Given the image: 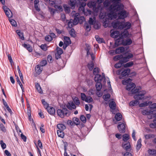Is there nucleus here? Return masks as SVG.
Masks as SVG:
<instances>
[{
	"instance_id": "f257e3e1",
	"label": "nucleus",
	"mask_w": 156,
	"mask_h": 156,
	"mask_svg": "<svg viewBox=\"0 0 156 156\" xmlns=\"http://www.w3.org/2000/svg\"><path fill=\"white\" fill-rule=\"evenodd\" d=\"M123 8L124 6L122 4L118 3H112L109 8L110 12L108 14V17L111 20L116 19L117 16L114 14V12H117Z\"/></svg>"
},
{
	"instance_id": "f03ea898",
	"label": "nucleus",
	"mask_w": 156,
	"mask_h": 156,
	"mask_svg": "<svg viewBox=\"0 0 156 156\" xmlns=\"http://www.w3.org/2000/svg\"><path fill=\"white\" fill-rule=\"evenodd\" d=\"M58 115L61 118H63L65 116H69L70 114L69 111L65 107L62 109H58L57 110Z\"/></svg>"
},
{
	"instance_id": "7ed1b4c3",
	"label": "nucleus",
	"mask_w": 156,
	"mask_h": 156,
	"mask_svg": "<svg viewBox=\"0 0 156 156\" xmlns=\"http://www.w3.org/2000/svg\"><path fill=\"white\" fill-rule=\"evenodd\" d=\"M122 22H121L117 20H114L112 23V25L113 28L118 29H122Z\"/></svg>"
},
{
	"instance_id": "20e7f679",
	"label": "nucleus",
	"mask_w": 156,
	"mask_h": 156,
	"mask_svg": "<svg viewBox=\"0 0 156 156\" xmlns=\"http://www.w3.org/2000/svg\"><path fill=\"white\" fill-rule=\"evenodd\" d=\"M123 9L118 11L119 12L118 14L119 19L123 20L127 16V12L125 10H123Z\"/></svg>"
},
{
	"instance_id": "39448f33",
	"label": "nucleus",
	"mask_w": 156,
	"mask_h": 156,
	"mask_svg": "<svg viewBox=\"0 0 156 156\" xmlns=\"http://www.w3.org/2000/svg\"><path fill=\"white\" fill-rule=\"evenodd\" d=\"M146 92L145 90H142L141 92H140L138 94H136L134 96V98L136 100H140L143 99L144 97V95L146 94Z\"/></svg>"
},
{
	"instance_id": "423d86ee",
	"label": "nucleus",
	"mask_w": 156,
	"mask_h": 156,
	"mask_svg": "<svg viewBox=\"0 0 156 156\" xmlns=\"http://www.w3.org/2000/svg\"><path fill=\"white\" fill-rule=\"evenodd\" d=\"M126 124L124 123L119 122L118 125V128L119 131L121 133H124L125 132Z\"/></svg>"
},
{
	"instance_id": "0eeeda50",
	"label": "nucleus",
	"mask_w": 156,
	"mask_h": 156,
	"mask_svg": "<svg viewBox=\"0 0 156 156\" xmlns=\"http://www.w3.org/2000/svg\"><path fill=\"white\" fill-rule=\"evenodd\" d=\"M78 20V19L76 17H74V20L72 19H70L68 22V27L70 28H71L73 26L76 25L77 24V21Z\"/></svg>"
},
{
	"instance_id": "6e6552de",
	"label": "nucleus",
	"mask_w": 156,
	"mask_h": 156,
	"mask_svg": "<svg viewBox=\"0 0 156 156\" xmlns=\"http://www.w3.org/2000/svg\"><path fill=\"white\" fill-rule=\"evenodd\" d=\"M76 17L78 19L77 21V24L79 22L80 24H82L83 22L85 20L84 17L83 16H80V14L78 13H76L74 15V17Z\"/></svg>"
},
{
	"instance_id": "1a4fd4ad",
	"label": "nucleus",
	"mask_w": 156,
	"mask_h": 156,
	"mask_svg": "<svg viewBox=\"0 0 156 156\" xmlns=\"http://www.w3.org/2000/svg\"><path fill=\"white\" fill-rule=\"evenodd\" d=\"M111 36L113 38H117L119 35V32L118 31L112 30H110Z\"/></svg>"
},
{
	"instance_id": "9d476101",
	"label": "nucleus",
	"mask_w": 156,
	"mask_h": 156,
	"mask_svg": "<svg viewBox=\"0 0 156 156\" xmlns=\"http://www.w3.org/2000/svg\"><path fill=\"white\" fill-rule=\"evenodd\" d=\"M132 34H129L128 31L127 30H124L121 34L120 36L122 38H125L129 36V37H130Z\"/></svg>"
},
{
	"instance_id": "9b49d317",
	"label": "nucleus",
	"mask_w": 156,
	"mask_h": 156,
	"mask_svg": "<svg viewBox=\"0 0 156 156\" xmlns=\"http://www.w3.org/2000/svg\"><path fill=\"white\" fill-rule=\"evenodd\" d=\"M131 27V24L129 22H122V29L125 28V30H128Z\"/></svg>"
},
{
	"instance_id": "f8f14e48",
	"label": "nucleus",
	"mask_w": 156,
	"mask_h": 156,
	"mask_svg": "<svg viewBox=\"0 0 156 156\" xmlns=\"http://www.w3.org/2000/svg\"><path fill=\"white\" fill-rule=\"evenodd\" d=\"M66 107L69 110H72L73 109H75L76 106L73 102L70 101L67 104Z\"/></svg>"
},
{
	"instance_id": "ddd939ff",
	"label": "nucleus",
	"mask_w": 156,
	"mask_h": 156,
	"mask_svg": "<svg viewBox=\"0 0 156 156\" xmlns=\"http://www.w3.org/2000/svg\"><path fill=\"white\" fill-rule=\"evenodd\" d=\"M123 40L122 38H118L116 39L115 42V47H117L119 45H123Z\"/></svg>"
},
{
	"instance_id": "4468645a",
	"label": "nucleus",
	"mask_w": 156,
	"mask_h": 156,
	"mask_svg": "<svg viewBox=\"0 0 156 156\" xmlns=\"http://www.w3.org/2000/svg\"><path fill=\"white\" fill-rule=\"evenodd\" d=\"M47 109L48 112L50 115H53L55 114V110L53 107L48 106L47 108Z\"/></svg>"
},
{
	"instance_id": "2eb2a0df",
	"label": "nucleus",
	"mask_w": 156,
	"mask_h": 156,
	"mask_svg": "<svg viewBox=\"0 0 156 156\" xmlns=\"http://www.w3.org/2000/svg\"><path fill=\"white\" fill-rule=\"evenodd\" d=\"M135 88V85L134 83H133L127 84L126 86V89L128 91H130L131 90H132V89Z\"/></svg>"
},
{
	"instance_id": "dca6fc26",
	"label": "nucleus",
	"mask_w": 156,
	"mask_h": 156,
	"mask_svg": "<svg viewBox=\"0 0 156 156\" xmlns=\"http://www.w3.org/2000/svg\"><path fill=\"white\" fill-rule=\"evenodd\" d=\"M130 71V69L129 68H126L124 69L122 72V76H128L129 74Z\"/></svg>"
},
{
	"instance_id": "f3484780",
	"label": "nucleus",
	"mask_w": 156,
	"mask_h": 156,
	"mask_svg": "<svg viewBox=\"0 0 156 156\" xmlns=\"http://www.w3.org/2000/svg\"><path fill=\"white\" fill-rule=\"evenodd\" d=\"M76 3V0H70L68 4L71 7V9H73L75 7Z\"/></svg>"
},
{
	"instance_id": "a211bd4d",
	"label": "nucleus",
	"mask_w": 156,
	"mask_h": 156,
	"mask_svg": "<svg viewBox=\"0 0 156 156\" xmlns=\"http://www.w3.org/2000/svg\"><path fill=\"white\" fill-rule=\"evenodd\" d=\"M43 69V67L39 65H37L35 67V71L37 73L38 75L40 74L42 72Z\"/></svg>"
},
{
	"instance_id": "6ab92c4d",
	"label": "nucleus",
	"mask_w": 156,
	"mask_h": 156,
	"mask_svg": "<svg viewBox=\"0 0 156 156\" xmlns=\"http://www.w3.org/2000/svg\"><path fill=\"white\" fill-rule=\"evenodd\" d=\"M125 48L123 47H120L117 48L115 50V53L116 54H119L125 51Z\"/></svg>"
},
{
	"instance_id": "aec40b11",
	"label": "nucleus",
	"mask_w": 156,
	"mask_h": 156,
	"mask_svg": "<svg viewBox=\"0 0 156 156\" xmlns=\"http://www.w3.org/2000/svg\"><path fill=\"white\" fill-rule=\"evenodd\" d=\"M132 42L131 39L129 38L124 40L123 41V45L125 46L130 45L132 43Z\"/></svg>"
},
{
	"instance_id": "412c9836",
	"label": "nucleus",
	"mask_w": 156,
	"mask_h": 156,
	"mask_svg": "<svg viewBox=\"0 0 156 156\" xmlns=\"http://www.w3.org/2000/svg\"><path fill=\"white\" fill-rule=\"evenodd\" d=\"M123 147L125 148L127 151H129L130 148V145L129 142L126 143H123L122 144Z\"/></svg>"
},
{
	"instance_id": "4be33fe9",
	"label": "nucleus",
	"mask_w": 156,
	"mask_h": 156,
	"mask_svg": "<svg viewBox=\"0 0 156 156\" xmlns=\"http://www.w3.org/2000/svg\"><path fill=\"white\" fill-rule=\"evenodd\" d=\"M102 79V77H101V75L99 74L96 75L94 78V80L96 82H101Z\"/></svg>"
},
{
	"instance_id": "5701e85b",
	"label": "nucleus",
	"mask_w": 156,
	"mask_h": 156,
	"mask_svg": "<svg viewBox=\"0 0 156 156\" xmlns=\"http://www.w3.org/2000/svg\"><path fill=\"white\" fill-rule=\"evenodd\" d=\"M154 116L155 119L153 120L154 123H151L150 124V127L151 128H154L156 127V113L154 114Z\"/></svg>"
},
{
	"instance_id": "b1692460",
	"label": "nucleus",
	"mask_w": 156,
	"mask_h": 156,
	"mask_svg": "<svg viewBox=\"0 0 156 156\" xmlns=\"http://www.w3.org/2000/svg\"><path fill=\"white\" fill-rule=\"evenodd\" d=\"M141 89V88L140 87H137L136 88H133V89H132V94H137L140 92V90Z\"/></svg>"
},
{
	"instance_id": "393cba45",
	"label": "nucleus",
	"mask_w": 156,
	"mask_h": 156,
	"mask_svg": "<svg viewBox=\"0 0 156 156\" xmlns=\"http://www.w3.org/2000/svg\"><path fill=\"white\" fill-rule=\"evenodd\" d=\"M22 46L25 48L27 49L29 51L31 52L32 51V48L31 46L29 44H27L24 43L23 44Z\"/></svg>"
},
{
	"instance_id": "a878e982",
	"label": "nucleus",
	"mask_w": 156,
	"mask_h": 156,
	"mask_svg": "<svg viewBox=\"0 0 156 156\" xmlns=\"http://www.w3.org/2000/svg\"><path fill=\"white\" fill-rule=\"evenodd\" d=\"M141 142V138L139 139L137 141V145L136 146V149L138 151L140 149L142 146Z\"/></svg>"
},
{
	"instance_id": "bb28decb",
	"label": "nucleus",
	"mask_w": 156,
	"mask_h": 156,
	"mask_svg": "<svg viewBox=\"0 0 156 156\" xmlns=\"http://www.w3.org/2000/svg\"><path fill=\"white\" fill-rule=\"evenodd\" d=\"M95 86L97 90L98 91H100L102 87V84L101 82H97Z\"/></svg>"
},
{
	"instance_id": "cd10ccee",
	"label": "nucleus",
	"mask_w": 156,
	"mask_h": 156,
	"mask_svg": "<svg viewBox=\"0 0 156 156\" xmlns=\"http://www.w3.org/2000/svg\"><path fill=\"white\" fill-rule=\"evenodd\" d=\"M8 10H5V14L6 16L9 18H11L12 17V14L10 9H8Z\"/></svg>"
},
{
	"instance_id": "c85d7f7f",
	"label": "nucleus",
	"mask_w": 156,
	"mask_h": 156,
	"mask_svg": "<svg viewBox=\"0 0 156 156\" xmlns=\"http://www.w3.org/2000/svg\"><path fill=\"white\" fill-rule=\"evenodd\" d=\"M151 103L152 102L151 101H147L140 104L139 105V106L140 107L146 106Z\"/></svg>"
},
{
	"instance_id": "c756f323",
	"label": "nucleus",
	"mask_w": 156,
	"mask_h": 156,
	"mask_svg": "<svg viewBox=\"0 0 156 156\" xmlns=\"http://www.w3.org/2000/svg\"><path fill=\"white\" fill-rule=\"evenodd\" d=\"M57 127L59 129L58 130L63 131L64 130L66 127L65 126L62 124H59L57 125Z\"/></svg>"
},
{
	"instance_id": "7c9ffc66",
	"label": "nucleus",
	"mask_w": 156,
	"mask_h": 156,
	"mask_svg": "<svg viewBox=\"0 0 156 156\" xmlns=\"http://www.w3.org/2000/svg\"><path fill=\"white\" fill-rule=\"evenodd\" d=\"M64 44H68L69 45L71 43V41L70 38L67 36H65L64 37Z\"/></svg>"
},
{
	"instance_id": "2f4dec72",
	"label": "nucleus",
	"mask_w": 156,
	"mask_h": 156,
	"mask_svg": "<svg viewBox=\"0 0 156 156\" xmlns=\"http://www.w3.org/2000/svg\"><path fill=\"white\" fill-rule=\"evenodd\" d=\"M95 38L96 41L99 43L104 42V41L102 38H100L98 35H96Z\"/></svg>"
},
{
	"instance_id": "473e14b6",
	"label": "nucleus",
	"mask_w": 156,
	"mask_h": 156,
	"mask_svg": "<svg viewBox=\"0 0 156 156\" xmlns=\"http://www.w3.org/2000/svg\"><path fill=\"white\" fill-rule=\"evenodd\" d=\"M115 118L117 121L120 120L122 118V115L119 113H117L115 115Z\"/></svg>"
},
{
	"instance_id": "72a5a7b5",
	"label": "nucleus",
	"mask_w": 156,
	"mask_h": 156,
	"mask_svg": "<svg viewBox=\"0 0 156 156\" xmlns=\"http://www.w3.org/2000/svg\"><path fill=\"white\" fill-rule=\"evenodd\" d=\"M148 152L150 155L154 156L156 155V150L155 149H149L148 150Z\"/></svg>"
},
{
	"instance_id": "f704fd0d",
	"label": "nucleus",
	"mask_w": 156,
	"mask_h": 156,
	"mask_svg": "<svg viewBox=\"0 0 156 156\" xmlns=\"http://www.w3.org/2000/svg\"><path fill=\"white\" fill-rule=\"evenodd\" d=\"M91 24L89 23H86L84 25V27L85 29L87 31H89L91 29Z\"/></svg>"
},
{
	"instance_id": "c9c22d12",
	"label": "nucleus",
	"mask_w": 156,
	"mask_h": 156,
	"mask_svg": "<svg viewBox=\"0 0 156 156\" xmlns=\"http://www.w3.org/2000/svg\"><path fill=\"white\" fill-rule=\"evenodd\" d=\"M16 33L22 40H24V37L23 36V33L21 32L19 30H17L16 31Z\"/></svg>"
},
{
	"instance_id": "e433bc0d",
	"label": "nucleus",
	"mask_w": 156,
	"mask_h": 156,
	"mask_svg": "<svg viewBox=\"0 0 156 156\" xmlns=\"http://www.w3.org/2000/svg\"><path fill=\"white\" fill-rule=\"evenodd\" d=\"M63 7L64 8L65 11L66 13H69L70 12V8L67 5L64 4Z\"/></svg>"
},
{
	"instance_id": "4c0bfd02",
	"label": "nucleus",
	"mask_w": 156,
	"mask_h": 156,
	"mask_svg": "<svg viewBox=\"0 0 156 156\" xmlns=\"http://www.w3.org/2000/svg\"><path fill=\"white\" fill-rule=\"evenodd\" d=\"M35 87L36 90L39 93L41 94L42 93V90L41 89L40 85L38 83H37L36 84Z\"/></svg>"
},
{
	"instance_id": "58836bf2",
	"label": "nucleus",
	"mask_w": 156,
	"mask_h": 156,
	"mask_svg": "<svg viewBox=\"0 0 156 156\" xmlns=\"http://www.w3.org/2000/svg\"><path fill=\"white\" fill-rule=\"evenodd\" d=\"M139 104V102L138 100H136L133 101H132L130 102V105L131 106H134L138 105Z\"/></svg>"
},
{
	"instance_id": "ea45409f",
	"label": "nucleus",
	"mask_w": 156,
	"mask_h": 156,
	"mask_svg": "<svg viewBox=\"0 0 156 156\" xmlns=\"http://www.w3.org/2000/svg\"><path fill=\"white\" fill-rule=\"evenodd\" d=\"M109 106L112 109H115L116 106V105L115 102L113 101H112L110 102L109 104Z\"/></svg>"
},
{
	"instance_id": "a19ab883",
	"label": "nucleus",
	"mask_w": 156,
	"mask_h": 156,
	"mask_svg": "<svg viewBox=\"0 0 156 156\" xmlns=\"http://www.w3.org/2000/svg\"><path fill=\"white\" fill-rule=\"evenodd\" d=\"M57 133L59 137L63 138L64 136V134L62 130H57Z\"/></svg>"
},
{
	"instance_id": "79ce46f5",
	"label": "nucleus",
	"mask_w": 156,
	"mask_h": 156,
	"mask_svg": "<svg viewBox=\"0 0 156 156\" xmlns=\"http://www.w3.org/2000/svg\"><path fill=\"white\" fill-rule=\"evenodd\" d=\"M122 138L123 140L125 142L129 139V136L127 134H124L122 135Z\"/></svg>"
},
{
	"instance_id": "37998d69",
	"label": "nucleus",
	"mask_w": 156,
	"mask_h": 156,
	"mask_svg": "<svg viewBox=\"0 0 156 156\" xmlns=\"http://www.w3.org/2000/svg\"><path fill=\"white\" fill-rule=\"evenodd\" d=\"M111 96L110 94H107L104 95L103 96V99L105 101H107L110 98Z\"/></svg>"
},
{
	"instance_id": "c03bdc74",
	"label": "nucleus",
	"mask_w": 156,
	"mask_h": 156,
	"mask_svg": "<svg viewBox=\"0 0 156 156\" xmlns=\"http://www.w3.org/2000/svg\"><path fill=\"white\" fill-rule=\"evenodd\" d=\"M129 60L127 58L126 56L123 57L120 60V62H121L123 64L124 63H126L128 62Z\"/></svg>"
},
{
	"instance_id": "a18cd8bd",
	"label": "nucleus",
	"mask_w": 156,
	"mask_h": 156,
	"mask_svg": "<svg viewBox=\"0 0 156 156\" xmlns=\"http://www.w3.org/2000/svg\"><path fill=\"white\" fill-rule=\"evenodd\" d=\"M93 100L92 97L88 96L87 97L85 101L88 103H90L92 102Z\"/></svg>"
},
{
	"instance_id": "49530a36",
	"label": "nucleus",
	"mask_w": 156,
	"mask_h": 156,
	"mask_svg": "<svg viewBox=\"0 0 156 156\" xmlns=\"http://www.w3.org/2000/svg\"><path fill=\"white\" fill-rule=\"evenodd\" d=\"M73 101L75 104L77 105H79L80 104V102L78 98L75 97L73 99Z\"/></svg>"
},
{
	"instance_id": "de8ad7c7",
	"label": "nucleus",
	"mask_w": 156,
	"mask_h": 156,
	"mask_svg": "<svg viewBox=\"0 0 156 156\" xmlns=\"http://www.w3.org/2000/svg\"><path fill=\"white\" fill-rule=\"evenodd\" d=\"M91 13V11L89 9H86V10H85L83 12V13H84V15L86 16L90 15Z\"/></svg>"
},
{
	"instance_id": "09e8293b",
	"label": "nucleus",
	"mask_w": 156,
	"mask_h": 156,
	"mask_svg": "<svg viewBox=\"0 0 156 156\" xmlns=\"http://www.w3.org/2000/svg\"><path fill=\"white\" fill-rule=\"evenodd\" d=\"M151 112L149 111L148 109L144 110L142 111V114L144 115H149Z\"/></svg>"
},
{
	"instance_id": "8fccbe9b",
	"label": "nucleus",
	"mask_w": 156,
	"mask_h": 156,
	"mask_svg": "<svg viewBox=\"0 0 156 156\" xmlns=\"http://www.w3.org/2000/svg\"><path fill=\"white\" fill-rule=\"evenodd\" d=\"M123 57V55H119L115 56L114 57V59L115 60L121 59Z\"/></svg>"
},
{
	"instance_id": "3c124183",
	"label": "nucleus",
	"mask_w": 156,
	"mask_h": 156,
	"mask_svg": "<svg viewBox=\"0 0 156 156\" xmlns=\"http://www.w3.org/2000/svg\"><path fill=\"white\" fill-rule=\"evenodd\" d=\"M54 7L59 11H62L63 10L62 7L61 5H55Z\"/></svg>"
},
{
	"instance_id": "603ef678",
	"label": "nucleus",
	"mask_w": 156,
	"mask_h": 156,
	"mask_svg": "<svg viewBox=\"0 0 156 156\" xmlns=\"http://www.w3.org/2000/svg\"><path fill=\"white\" fill-rule=\"evenodd\" d=\"M100 69L98 68H95L93 69V73L95 76L96 75L98 74V73L99 72Z\"/></svg>"
},
{
	"instance_id": "864d4df0",
	"label": "nucleus",
	"mask_w": 156,
	"mask_h": 156,
	"mask_svg": "<svg viewBox=\"0 0 156 156\" xmlns=\"http://www.w3.org/2000/svg\"><path fill=\"white\" fill-rule=\"evenodd\" d=\"M88 67L90 70H92L93 69L94 64L93 62L89 63L87 65Z\"/></svg>"
},
{
	"instance_id": "5fc2aeb1",
	"label": "nucleus",
	"mask_w": 156,
	"mask_h": 156,
	"mask_svg": "<svg viewBox=\"0 0 156 156\" xmlns=\"http://www.w3.org/2000/svg\"><path fill=\"white\" fill-rule=\"evenodd\" d=\"M133 64V62H130L127 63L124 65L125 67H130Z\"/></svg>"
},
{
	"instance_id": "6e6d98bb",
	"label": "nucleus",
	"mask_w": 156,
	"mask_h": 156,
	"mask_svg": "<svg viewBox=\"0 0 156 156\" xmlns=\"http://www.w3.org/2000/svg\"><path fill=\"white\" fill-rule=\"evenodd\" d=\"M123 64L121 62H120V61L119 62L116 63L115 65V67L116 68H120L122 65Z\"/></svg>"
},
{
	"instance_id": "4d7b16f0",
	"label": "nucleus",
	"mask_w": 156,
	"mask_h": 156,
	"mask_svg": "<svg viewBox=\"0 0 156 156\" xmlns=\"http://www.w3.org/2000/svg\"><path fill=\"white\" fill-rule=\"evenodd\" d=\"M30 109V108L29 106H27V113L29 119H30L31 117Z\"/></svg>"
},
{
	"instance_id": "13d9d810",
	"label": "nucleus",
	"mask_w": 156,
	"mask_h": 156,
	"mask_svg": "<svg viewBox=\"0 0 156 156\" xmlns=\"http://www.w3.org/2000/svg\"><path fill=\"white\" fill-rule=\"evenodd\" d=\"M56 53L59 54V55H61L63 52V51L62 48L57 47L56 48Z\"/></svg>"
},
{
	"instance_id": "bf43d9fd",
	"label": "nucleus",
	"mask_w": 156,
	"mask_h": 156,
	"mask_svg": "<svg viewBox=\"0 0 156 156\" xmlns=\"http://www.w3.org/2000/svg\"><path fill=\"white\" fill-rule=\"evenodd\" d=\"M0 143L1 147L3 149H4L6 148V145L5 143L3 142V141L2 140H0Z\"/></svg>"
},
{
	"instance_id": "052dcab7",
	"label": "nucleus",
	"mask_w": 156,
	"mask_h": 156,
	"mask_svg": "<svg viewBox=\"0 0 156 156\" xmlns=\"http://www.w3.org/2000/svg\"><path fill=\"white\" fill-rule=\"evenodd\" d=\"M70 35L74 37L76 36V34L75 32V30L73 29H72L69 32Z\"/></svg>"
},
{
	"instance_id": "680f3d73",
	"label": "nucleus",
	"mask_w": 156,
	"mask_h": 156,
	"mask_svg": "<svg viewBox=\"0 0 156 156\" xmlns=\"http://www.w3.org/2000/svg\"><path fill=\"white\" fill-rule=\"evenodd\" d=\"M45 39L47 41H50L52 40V38L50 35H48L45 37Z\"/></svg>"
},
{
	"instance_id": "e2e57ef3",
	"label": "nucleus",
	"mask_w": 156,
	"mask_h": 156,
	"mask_svg": "<svg viewBox=\"0 0 156 156\" xmlns=\"http://www.w3.org/2000/svg\"><path fill=\"white\" fill-rule=\"evenodd\" d=\"M108 20L107 19H105V20H104L103 22V26H104V27L105 28L107 27L108 26Z\"/></svg>"
},
{
	"instance_id": "0e129e2a",
	"label": "nucleus",
	"mask_w": 156,
	"mask_h": 156,
	"mask_svg": "<svg viewBox=\"0 0 156 156\" xmlns=\"http://www.w3.org/2000/svg\"><path fill=\"white\" fill-rule=\"evenodd\" d=\"M47 64V62L46 60H44L41 61L40 63V66L41 67L45 66Z\"/></svg>"
},
{
	"instance_id": "69168bd1",
	"label": "nucleus",
	"mask_w": 156,
	"mask_h": 156,
	"mask_svg": "<svg viewBox=\"0 0 156 156\" xmlns=\"http://www.w3.org/2000/svg\"><path fill=\"white\" fill-rule=\"evenodd\" d=\"M40 47L44 51H46L47 49V47L46 44H42Z\"/></svg>"
},
{
	"instance_id": "338daca9",
	"label": "nucleus",
	"mask_w": 156,
	"mask_h": 156,
	"mask_svg": "<svg viewBox=\"0 0 156 156\" xmlns=\"http://www.w3.org/2000/svg\"><path fill=\"white\" fill-rule=\"evenodd\" d=\"M9 22L12 26L14 27H15L16 26V23L14 20H9Z\"/></svg>"
},
{
	"instance_id": "774afa93",
	"label": "nucleus",
	"mask_w": 156,
	"mask_h": 156,
	"mask_svg": "<svg viewBox=\"0 0 156 156\" xmlns=\"http://www.w3.org/2000/svg\"><path fill=\"white\" fill-rule=\"evenodd\" d=\"M149 108L152 109L156 108V103H153L149 106Z\"/></svg>"
}]
</instances>
